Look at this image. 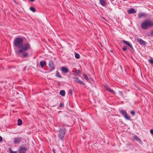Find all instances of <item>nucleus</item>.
Instances as JSON below:
<instances>
[{
	"mask_svg": "<svg viewBox=\"0 0 153 153\" xmlns=\"http://www.w3.org/2000/svg\"><path fill=\"white\" fill-rule=\"evenodd\" d=\"M26 40L24 37H20V56L22 58L28 57V53L27 51L30 48L29 43L25 42Z\"/></svg>",
	"mask_w": 153,
	"mask_h": 153,
	"instance_id": "nucleus-1",
	"label": "nucleus"
},
{
	"mask_svg": "<svg viewBox=\"0 0 153 153\" xmlns=\"http://www.w3.org/2000/svg\"><path fill=\"white\" fill-rule=\"evenodd\" d=\"M140 27L143 30H146L153 26V21L145 19L140 24Z\"/></svg>",
	"mask_w": 153,
	"mask_h": 153,
	"instance_id": "nucleus-2",
	"label": "nucleus"
},
{
	"mask_svg": "<svg viewBox=\"0 0 153 153\" xmlns=\"http://www.w3.org/2000/svg\"><path fill=\"white\" fill-rule=\"evenodd\" d=\"M14 49L17 55L19 54V37L16 38L14 40Z\"/></svg>",
	"mask_w": 153,
	"mask_h": 153,
	"instance_id": "nucleus-3",
	"label": "nucleus"
},
{
	"mask_svg": "<svg viewBox=\"0 0 153 153\" xmlns=\"http://www.w3.org/2000/svg\"><path fill=\"white\" fill-rule=\"evenodd\" d=\"M65 134V129L64 128H60L59 130L58 137L59 139L62 140Z\"/></svg>",
	"mask_w": 153,
	"mask_h": 153,
	"instance_id": "nucleus-4",
	"label": "nucleus"
},
{
	"mask_svg": "<svg viewBox=\"0 0 153 153\" xmlns=\"http://www.w3.org/2000/svg\"><path fill=\"white\" fill-rule=\"evenodd\" d=\"M27 150V145L25 144L23 146H21L20 147V153H25Z\"/></svg>",
	"mask_w": 153,
	"mask_h": 153,
	"instance_id": "nucleus-5",
	"label": "nucleus"
},
{
	"mask_svg": "<svg viewBox=\"0 0 153 153\" xmlns=\"http://www.w3.org/2000/svg\"><path fill=\"white\" fill-rule=\"evenodd\" d=\"M48 65L50 69V71H51L55 69V65L53 62L52 60L50 61L49 62Z\"/></svg>",
	"mask_w": 153,
	"mask_h": 153,
	"instance_id": "nucleus-6",
	"label": "nucleus"
},
{
	"mask_svg": "<svg viewBox=\"0 0 153 153\" xmlns=\"http://www.w3.org/2000/svg\"><path fill=\"white\" fill-rule=\"evenodd\" d=\"M121 112L122 113L125 118L128 120H130L131 118L128 115L126 112L123 110H122L121 111Z\"/></svg>",
	"mask_w": 153,
	"mask_h": 153,
	"instance_id": "nucleus-7",
	"label": "nucleus"
},
{
	"mask_svg": "<svg viewBox=\"0 0 153 153\" xmlns=\"http://www.w3.org/2000/svg\"><path fill=\"white\" fill-rule=\"evenodd\" d=\"M73 79L76 82L83 85H84V83L81 80L79 79L78 77L75 75H74V76L73 77Z\"/></svg>",
	"mask_w": 153,
	"mask_h": 153,
	"instance_id": "nucleus-8",
	"label": "nucleus"
},
{
	"mask_svg": "<svg viewBox=\"0 0 153 153\" xmlns=\"http://www.w3.org/2000/svg\"><path fill=\"white\" fill-rule=\"evenodd\" d=\"M138 42L141 45H146V42L142 40L141 39L138 38L136 39Z\"/></svg>",
	"mask_w": 153,
	"mask_h": 153,
	"instance_id": "nucleus-9",
	"label": "nucleus"
},
{
	"mask_svg": "<svg viewBox=\"0 0 153 153\" xmlns=\"http://www.w3.org/2000/svg\"><path fill=\"white\" fill-rule=\"evenodd\" d=\"M138 18L140 19L141 17H143L144 18H145L147 16V15L146 13L143 12H139L138 14Z\"/></svg>",
	"mask_w": 153,
	"mask_h": 153,
	"instance_id": "nucleus-10",
	"label": "nucleus"
},
{
	"mask_svg": "<svg viewBox=\"0 0 153 153\" xmlns=\"http://www.w3.org/2000/svg\"><path fill=\"white\" fill-rule=\"evenodd\" d=\"M128 13L129 14L135 13H136V11L133 8H131L127 10Z\"/></svg>",
	"mask_w": 153,
	"mask_h": 153,
	"instance_id": "nucleus-11",
	"label": "nucleus"
},
{
	"mask_svg": "<svg viewBox=\"0 0 153 153\" xmlns=\"http://www.w3.org/2000/svg\"><path fill=\"white\" fill-rule=\"evenodd\" d=\"M122 41L124 43V44L127 45L132 49H133V47L132 45L131 44H130L129 42L123 40Z\"/></svg>",
	"mask_w": 153,
	"mask_h": 153,
	"instance_id": "nucleus-12",
	"label": "nucleus"
},
{
	"mask_svg": "<svg viewBox=\"0 0 153 153\" xmlns=\"http://www.w3.org/2000/svg\"><path fill=\"white\" fill-rule=\"evenodd\" d=\"M61 70L63 73H67L69 71L68 69L65 67H62L61 68Z\"/></svg>",
	"mask_w": 153,
	"mask_h": 153,
	"instance_id": "nucleus-13",
	"label": "nucleus"
},
{
	"mask_svg": "<svg viewBox=\"0 0 153 153\" xmlns=\"http://www.w3.org/2000/svg\"><path fill=\"white\" fill-rule=\"evenodd\" d=\"M46 63L45 61H41L40 62V64L41 68H43L44 65H46Z\"/></svg>",
	"mask_w": 153,
	"mask_h": 153,
	"instance_id": "nucleus-14",
	"label": "nucleus"
},
{
	"mask_svg": "<svg viewBox=\"0 0 153 153\" xmlns=\"http://www.w3.org/2000/svg\"><path fill=\"white\" fill-rule=\"evenodd\" d=\"M100 2L102 6H104L106 4L105 1L104 0H100Z\"/></svg>",
	"mask_w": 153,
	"mask_h": 153,
	"instance_id": "nucleus-15",
	"label": "nucleus"
},
{
	"mask_svg": "<svg viewBox=\"0 0 153 153\" xmlns=\"http://www.w3.org/2000/svg\"><path fill=\"white\" fill-rule=\"evenodd\" d=\"M59 94L62 96H64L65 95V92L64 90H61L60 91Z\"/></svg>",
	"mask_w": 153,
	"mask_h": 153,
	"instance_id": "nucleus-16",
	"label": "nucleus"
},
{
	"mask_svg": "<svg viewBox=\"0 0 153 153\" xmlns=\"http://www.w3.org/2000/svg\"><path fill=\"white\" fill-rule=\"evenodd\" d=\"M74 73L77 76H79L81 74V72L79 70H77L76 71L74 72Z\"/></svg>",
	"mask_w": 153,
	"mask_h": 153,
	"instance_id": "nucleus-17",
	"label": "nucleus"
},
{
	"mask_svg": "<svg viewBox=\"0 0 153 153\" xmlns=\"http://www.w3.org/2000/svg\"><path fill=\"white\" fill-rule=\"evenodd\" d=\"M107 91H108V92H110V93H111L112 94H115V91H113V90L111 89L110 88H109L108 90Z\"/></svg>",
	"mask_w": 153,
	"mask_h": 153,
	"instance_id": "nucleus-18",
	"label": "nucleus"
},
{
	"mask_svg": "<svg viewBox=\"0 0 153 153\" xmlns=\"http://www.w3.org/2000/svg\"><path fill=\"white\" fill-rule=\"evenodd\" d=\"M75 54V57L77 59H78L79 58L80 56L79 54L77 53H76V52H75L74 53Z\"/></svg>",
	"mask_w": 153,
	"mask_h": 153,
	"instance_id": "nucleus-19",
	"label": "nucleus"
},
{
	"mask_svg": "<svg viewBox=\"0 0 153 153\" xmlns=\"http://www.w3.org/2000/svg\"><path fill=\"white\" fill-rule=\"evenodd\" d=\"M56 76L57 77H59V78H62V76H61L60 73L58 71H57L56 73Z\"/></svg>",
	"mask_w": 153,
	"mask_h": 153,
	"instance_id": "nucleus-20",
	"label": "nucleus"
},
{
	"mask_svg": "<svg viewBox=\"0 0 153 153\" xmlns=\"http://www.w3.org/2000/svg\"><path fill=\"white\" fill-rule=\"evenodd\" d=\"M30 9L33 12H34L36 11L35 8L33 7H30Z\"/></svg>",
	"mask_w": 153,
	"mask_h": 153,
	"instance_id": "nucleus-21",
	"label": "nucleus"
},
{
	"mask_svg": "<svg viewBox=\"0 0 153 153\" xmlns=\"http://www.w3.org/2000/svg\"><path fill=\"white\" fill-rule=\"evenodd\" d=\"M83 76H84L85 79L86 80H88L89 79L88 76H87V75L86 74H83Z\"/></svg>",
	"mask_w": 153,
	"mask_h": 153,
	"instance_id": "nucleus-22",
	"label": "nucleus"
},
{
	"mask_svg": "<svg viewBox=\"0 0 153 153\" xmlns=\"http://www.w3.org/2000/svg\"><path fill=\"white\" fill-rule=\"evenodd\" d=\"M103 86L107 91L109 88L108 86L106 84L104 83Z\"/></svg>",
	"mask_w": 153,
	"mask_h": 153,
	"instance_id": "nucleus-23",
	"label": "nucleus"
},
{
	"mask_svg": "<svg viewBox=\"0 0 153 153\" xmlns=\"http://www.w3.org/2000/svg\"><path fill=\"white\" fill-rule=\"evenodd\" d=\"M150 59L149 60V62L152 64L153 65V58L152 57H150Z\"/></svg>",
	"mask_w": 153,
	"mask_h": 153,
	"instance_id": "nucleus-24",
	"label": "nucleus"
},
{
	"mask_svg": "<svg viewBox=\"0 0 153 153\" xmlns=\"http://www.w3.org/2000/svg\"><path fill=\"white\" fill-rule=\"evenodd\" d=\"M118 94H119L120 96L122 97H123V93L121 91H119V92H118Z\"/></svg>",
	"mask_w": 153,
	"mask_h": 153,
	"instance_id": "nucleus-25",
	"label": "nucleus"
},
{
	"mask_svg": "<svg viewBox=\"0 0 153 153\" xmlns=\"http://www.w3.org/2000/svg\"><path fill=\"white\" fill-rule=\"evenodd\" d=\"M19 140L18 138H15L14 140V143H18Z\"/></svg>",
	"mask_w": 153,
	"mask_h": 153,
	"instance_id": "nucleus-26",
	"label": "nucleus"
},
{
	"mask_svg": "<svg viewBox=\"0 0 153 153\" xmlns=\"http://www.w3.org/2000/svg\"><path fill=\"white\" fill-rule=\"evenodd\" d=\"M133 138L134 140H136L137 141L139 139V138L136 136H134L133 137Z\"/></svg>",
	"mask_w": 153,
	"mask_h": 153,
	"instance_id": "nucleus-27",
	"label": "nucleus"
},
{
	"mask_svg": "<svg viewBox=\"0 0 153 153\" xmlns=\"http://www.w3.org/2000/svg\"><path fill=\"white\" fill-rule=\"evenodd\" d=\"M130 113L133 115L134 116L135 114V111H131Z\"/></svg>",
	"mask_w": 153,
	"mask_h": 153,
	"instance_id": "nucleus-28",
	"label": "nucleus"
},
{
	"mask_svg": "<svg viewBox=\"0 0 153 153\" xmlns=\"http://www.w3.org/2000/svg\"><path fill=\"white\" fill-rule=\"evenodd\" d=\"M137 141L138 142L140 143V144H142L143 143L142 141L140 139V138L139 139V140Z\"/></svg>",
	"mask_w": 153,
	"mask_h": 153,
	"instance_id": "nucleus-29",
	"label": "nucleus"
},
{
	"mask_svg": "<svg viewBox=\"0 0 153 153\" xmlns=\"http://www.w3.org/2000/svg\"><path fill=\"white\" fill-rule=\"evenodd\" d=\"M122 49H123V51H126L127 50V47L126 46H125Z\"/></svg>",
	"mask_w": 153,
	"mask_h": 153,
	"instance_id": "nucleus-30",
	"label": "nucleus"
},
{
	"mask_svg": "<svg viewBox=\"0 0 153 153\" xmlns=\"http://www.w3.org/2000/svg\"><path fill=\"white\" fill-rule=\"evenodd\" d=\"M10 153H17L16 152H14L11 150L10 148L9 149Z\"/></svg>",
	"mask_w": 153,
	"mask_h": 153,
	"instance_id": "nucleus-31",
	"label": "nucleus"
},
{
	"mask_svg": "<svg viewBox=\"0 0 153 153\" xmlns=\"http://www.w3.org/2000/svg\"><path fill=\"white\" fill-rule=\"evenodd\" d=\"M68 92L70 94H72V91L71 89H69L68 90Z\"/></svg>",
	"mask_w": 153,
	"mask_h": 153,
	"instance_id": "nucleus-32",
	"label": "nucleus"
},
{
	"mask_svg": "<svg viewBox=\"0 0 153 153\" xmlns=\"http://www.w3.org/2000/svg\"><path fill=\"white\" fill-rule=\"evenodd\" d=\"M150 133H151L152 135H153V129H151L150 131Z\"/></svg>",
	"mask_w": 153,
	"mask_h": 153,
	"instance_id": "nucleus-33",
	"label": "nucleus"
},
{
	"mask_svg": "<svg viewBox=\"0 0 153 153\" xmlns=\"http://www.w3.org/2000/svg\"><path fill=\"white\" fill-rule=\"evenodd\" d=\"M22 120L20 119V125H22Z\"/></svg>",
	"mask_w": 153,
	"mask_h": 153,
	"instance_id": "nucleus-34",
	"label": "nucleus"
},
{
	"mask_svg": "<svg viewBox=\"0 0 153 153\" xmlns=\"http://www.w3.org/2000/svg\"><path fill=\"white\" fill-rule=\"evenodd\" d=\"M151 34L152 36H153V29L152 30L151 32Z\"/></svg>",
	"mask_w": 153,
	"mask_h": 153,
	"instance_id": "nucleus-35",
	"label": "nucleus"
},
{
	"mask_svg": "<svg viewBox=\"0 0 153 153\" xmlns=\"http://www.w3.org/2000/svg\"><path fill=\"white\" fill-rule=\"evenodd\" d=\"M2 137L0 136V141H1L2 140Z\"/></svg>",
	"mask_w": 153,
	"mask_h": 153,
	"instance_id": "nucleus-36",
	"label": "nucleus"
},
{
	"mask_svg": "<svg viewBox=\"0 0 153 153\" xmlns=\"http://www.w3.org/2000/svg\"><path fill=\"white\" fill-rule=\"evenodd\" d=\"M21 93L22 94L24 95H25L24 93H23L22 92H21Z\"/></svg>",
	"mask_w": 153,
	"mask_h": 153,
	"instance_id": "nucleus-37",
	"label": "nucleus"
},
{
	"mask_svg": "<svg viewBox=\"0 0 153 153\" xmlns=\"http://www.w3.org/2000/svg\"><path fill=\"white\" fill-rule=\"evenodd\" d=\"M31 1L33 2L34 1V0H30Z\"/></svg>",
	"mask_w": 153,
	"mask_h": 153,
	"instance_id": "nucleus-38",
	"label": "nucleus"
},
{
	"mask_svg": "<svg viewBox=\"0 0 153 153\" xmlns=\"http://www.w3.org/2000/svg\"><path fill=\"white\" fill-rule=\"evenodd\" d=\"M19 122H18V123H17L18 125H19Z\"/></svg>",
	"mask_w": 153,
	"mask_h": 153,
	"instance_id": "nucleus-39",
	"label": "nucleus"
},
{
	"mask_svg": "<svg viewBox=\"0 0 153 153\" xmlns=\"http://www.w3.org/2000/svg\"><path fill=\"white\" fill-rule=\"evenodd\" d=\"M63 106H61V105L59 106V107H63Z\"/></svg>",
	"mask_w": 153,
	"mask_h": 153,
	"instance_id": "nucleus-40",
	"label": "nucleus"
},
{
	"mask_svg": "<svg viewBox=\"0 0 153 153\" xmlns=\"http://www.w3.org/2000/svg\"><path fill=\"white\" fill-rule=\"evenodd\" d=\"M59 105H63L62 103H60Z\"/></svg>",
	"mask_w": 153,
	"mask_h": 153,
	"instance_id": "nucleus-41",
	"label": "nucleus"
},
{
	"mask_svg": "<svg viewBox=\"0 0 153 153\" xmlns=\"http://www.w3.org/2000/svg\"><path fill=\"white\" fill-rule=\"evenodd\" d=\"M19 119H18V122H19Z\"/></svg>",
	"mask_w": 153,
	"mask_h": 153,
	"instance_id": "nucleus-42",
	"label": "nucleus"
},
{
	"mask_svg": "<svg viewBox=\"0 0 153 153\" xmlns=\"http://www.w3.org/2000/svg\"><path fill=\"white\" fill-rule=\"evenodd\" d=\"M102 18L103 19H105V18H104V17H102Z\"/></svg>",
	"mask_w": 153,
	"mask_h": 153,
	"instance_id": "nucleus-43",
	"label": "nucleus"
},
{
	"mask_svg": "<svg viewBox=\"0 0 153 153\" xmlns=\"http://www.w3.org/2000/svg\"><path fill=\"white\" fill-rule=\"evenodd\" d=\"M53 153H56L55 152H54V150H53Z\"/></svg>",
	"mask_w": 153,
	"mask_h": 153,
	"instance_id": "nucleus-44",
	"label": "nucleus"
}]
</instances>
